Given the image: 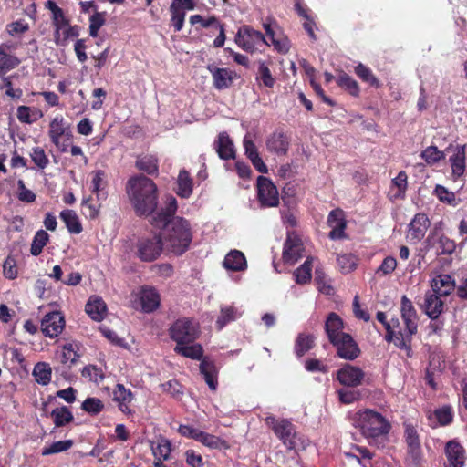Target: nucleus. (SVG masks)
<instances>
[{
	"instance_id": "38",
	"label": "nucleus",
	"mask_w": 467,
	"mask_h": 467,
	"mask_svg": "<svg viewBox=\"0 0 467 467\" xmlns=\"http://www.w3.org/2000/svg\"><path fill=\"white\" fill-rule=\"evenodd\" d=\"M50 416L57 428L64 427L74 420V416L67 406L57 407L51 411Z\"/></svg>"
},
{
	"instance_id": "61",
	"label": "nucleus",
	"mask_w": 467,
	"mask_h": 467,
	"mask_svg": "<svg viewBox=\"0 0 467 467\" xmlns=\"http://www.w3.org/2000/svg\"><path fill=\"white\" fill-rule=\"evenodd\" d=\"M456 248L454 241L445 235H441L437 244L436 250L439 254H451Z\"/></svg>"
},
{
	"instance_id": "54",
	"label": "nucleus",
	"mask_w": 467,
	"mask_h": 467,
	"mask_svg": "<svg viewBox=\"0 0 467 467\" xmlns=\"http://www.w3.org/2000/svg\"><path fill=\"white\" fill-rule=\"evenodd\" d=\"M106 13L105 12H96L89 18V36L92 37H96L98 36L99 30L105 24Z\"/></svg>"
},
{
	"instance_id": "1",
	"label": "nucleus",
	"mask_w": 467,
	"mask_h": 467,
	"mask_svg": "<svg viewBox=\"0 0 467 467\" xmlns=\"http://www.w3.org/2000/svg\"><path fill=\"white\" fill-rule=\"evenodd\" d=\"M177 209L176 198L167 195L165 207L152 215L150 223L164 230L162 238L167 249L175 255H182L190 248L192 231L188 220L175 216Z\"/></svg>"
},
{
	"instance_id": "53",
	"label": "nucleus",
	"mask_w": 467,
	"mask_h": 467,
	"mask_svg": "<svg viewBox=\"0 0 467 467\" xmlns=\"http://www.w3.org/2000/svg\"><path fill=\"white\" fill-rule=\"evenodd\" d=\"M81 374L83 378L97 384L104 379V374L101 368L95 365H88L84 367Z\"/></svg>"
},
{
	"instance_id": "21",
	"label": "nucleus",
	"mask_w": 467,
	"mask_h": 467,
	"mask_svg": "<svg viewBox=\"0 0 467 467\" xmlns=\"http://www.w3.org/2000/svg\"><path fill=\"white\" fill-rule=\"evenodd\" d=\"M421 308L431 319H436L443 312L444 303L441 299V296L428 291L424 295Z\"/></svg>"
},
{
	"instance_id": "56",
	"label": "nucleus",
	"mask_w": 467,
	"mask_h": 467,
	"mask_svg": "<svg viewBox=\"0 0 467 467\" xmlns=\"http://www.w3.org/2000/svg\"><path fill=\"white\" fill-rule=\"evenodd\" d=\"M107 182L102 177H93L91 181V192L97 195L99 201L106 200L108 192L106 191Z\"/></svg>"
},
{
	"instance_id": "51",
	"label": "nucleus",
	"mask_w": 467,
	"mask_h": 467,
	"mask_svg": "<svg viewBox=\"0 0 467 467\" xmlns=\"http://www.w3.org/2000/svg\"><path fill=\"white\" fill-rule=\"evenodd\" d=\"M192 186L193 182L191 177H178L175 192L182 198H189L192 193Z\"/></svg>"
},
{
	"instance_id": "20",
	"label": "nucleus",
	"mask_w": 467,
	"mask_h": 467,
	"mask_svg": "<svg viewBox=\"0 0 467 467\" xmlns=\"http://www.w3.org/2000/svg\"><path fill=\"white\" fill-rule=\"evenodd\" d=\"M430 226V221L426 214L417 213L409 224L407 238L416 244L425 235Z\"/></svg>"
},
{
	"instance_id": "35",
	"label": "nucleus",
	"mask_w": 467,
	"mask_h": 467,
	"mask_svg": "<svg viewBox=\"0 0 467 467\" xmlns=\"http://www.w3.org/2000/svg\"><path fill=\"white\" fill-rule=\"evenodd\" d=\"M453 412L450 406H443L435 410L429 415V420L432 427L439 425H447L451 422Z\"/></svg>"
},
{
	"instance_id": "11",
	"label": "nucleus",
	"mask_w": 467,
	"mask_h": 467,
	"mask_svg": "<svg viewBox=\"0 0 467 467\" xmlns=\"http://www.w3.org/2000/svg\"><path fill=\"white\" fill-rule=\"evenodd\" d=\"M257 196L264 207H275L279 203L277 188L269 177H257Z\"/></svg>"
},
{
	"instance_id": "36",
	"label": "nucleus",
	"mask_w": 467,
	"mask_h": 467,
	"mask_svg": "<svg viewBox=\"0 0 467 467\" xmlns=\"http://www.w3.org/2000/svg\"><path fill=\"white\" fill-rule=\"evenodd\" d=\"M151 451L154 459L169 460L172 451V444L171 441L163 436H160L157 441V445L153 446L151 443Z\"/></svg>"
},
{
	"instance_id": "27",
	"label": "nucleus",
	"mask_w": 467,
	"mask_h": 467,
	"mask_svg": "<svg viewBox=\"0 0 467 467\" xmlns=\"http://www.w3.org/2000/svg\"><path fill=\"white\" fill-rule=\"evenodd\" d=\"M455 287V281L450 275H439L431 280V292L441 296H449Z\"/></svg>"
},
{
	"instance_id": "25",
	"label": "nucleus",
	"mask_w": 467,
	"mask_h": 467,
	"mask_svg": "<svg viewBox=\"0 0 467 467\" xmlns=\"http://www.w3.org/2000/svg\"><path fill=\"white\" fill-rule=\"evenodd\" d=\"M214 148L221 159H235L234 145L227 132L223 131L219 133L217 140L214 142Z\"/></svg>"
},
{
	"instance_id": "50",
	"label": "nucleus",
	"mask_w": 467,
	"mask_h": 467,
	"mask_svg": "<svg viewBox=\"0 0 467 467\" xmlns=\"http://www.w3.org/2000/svg\"><path fill=\"white\" fill-rule=\"evenodd\" d=\"M20 62V59L16 56L0 55V77H4L8 71L16 68Z\"/></svg>"
},
{
	"instance_id": "32",
	"label": "nucleus",
	"mask_w": 467,
	"mask_h": 467,
	"mask_svg": "<svg viewBox=\"0 0 467 467\" xmlns=\"http://www.w3.org/2000/svg\"><path fill=\"white\" fill-rule=\"evenodd\" d=\"M175 353L194 360H202L203 348L201 344H177Z\"/></svg>"
},
{
	"instance_id": "18",
	"label": "nucleus",
	"mask_w": 467,
	"mask_h": 467,
	"mask_svg": "<svg viewBox=\"0 0 467 467\" xmlns=\"http://www.w3.org/2000/svg\"><path fill=\"white\" fill-rule=\"evenodd\" d=\"M332 345L337 348L338 357L344 359L353 360L360 354L358 344L349 334H344Z\"/></svg>"
},
{
	"instance_id": "12",
	"label": "nucleus",
	"mask_w": 467,
	"mask_h": 467,
	"mask_svg": "<svg viewBox=\"0 0 467 467\" xmlns=\"http://www.w3.org/2000/svg\"><path fill=\"white\" fill-rule=\"evenodd\" d=\"M304 251L301 238L294 233H288L282 253L283 261L293 265L304 256Z\"/></svg>"
},
{
	"instance_id": "64",
	"label": "nucleus",
	"mask_w": 467,
	"mask_h": 467,
	"mask_svg": "<svg viewBox=\"0 0 467 467\" xmlns=\"http://www.w3.org/2000/svg\"><path fill=\"white\" fill-rule=\"evenodd\" d=\"M17 195L18 199L24 202H33L36 201V194L27 189L22 180H19L17 182Z\"/></svg>"
},
{
	"instance_id": "45",
	"label": "nucleus",
	"mask_w": 467,
	"mask_h": 467,
	"mask_svg": "<svg viewBox=\"0 0 467 467\" xmlns=\"http://www.w3.org/2000/svg\"><path fill=\"white\" fill-rule=\"evenodd\" d=\"M171 26H173L175 32H180L185 21L186 14L181 10L175 4L171 2L170 5Z\"/></svg>"
},
{
	"instance_id": "62",
	"label": "nucleus",
	"mask_w": 467,
	"mask_h": 467,
	"mask_svg": "<svg viewBox=\"0 0 467 467\" xmlns=\"http://www.w3.org/2000/svg\"><path fill=\"white\" fill-rule=\"evenodd\" d=\"M99 332L105 337L110 343L119 347H125L126 342L124 338H121L118 336V334L111 330L109 327L106 326L99 327Z\"/></svg>"
},
{
	"instance_id": "8",
	"label": "nucleus",
	"mask_w": 467,
	"mask_h": 467,
	"mask_svg": "<svg viewBox=\"0 0 467 467\" xmlns=\"http://www.w3.org/2000/svg\"><path fill=\"white\" fill-rule=\"evenodd\" d=\"M234 41L240 48L248 53H254L260 47L269 46L265 36L248 25H244L238 29Z\"/></svg>"
},
{
	"instance_id": "40",
	"label": "nucleus",
	"mask_w": 467,
	"mask_h": 467,
	"mask_svg": "<svg viewBox=\"0 0 467 467\" xmlns=\"http://www.w3.org/2000/svg\"><path fill=\"white\" fill-rule=\"evenodd\" d=\"M52 369L48 363L38 362L33 369V376L38 384L47 385L51 380Z\"/></svg>"
},
{
	"instance_id": "9",
	"label": "nucleus",
	"mask_w": 467,
	"mask_h": 467,
	"mask_svg": "<svg viewBox=\"0 0 467 467\" xmlns=\"http://www.w3.org/2000/svg\"><path fill=\"white\" fill-rule=\"evenodd\" d=\"M135 247V254L141 262H153L162 253L163 238L161 234L141 237L137 241Z\"/></svg>"
},
{
	"instance_id": "52",
	"label": "nucleus",
	"mask_w": 467,
	"mask_h": 467,
	"mask_svg": "<svg viewBox=\"0 0 467 467\" xmlns=\"http://www.w3.org/2000/svg\"><path fill=\"white\" fill-rule=\"evenodd\" d=\"M434 192L441 202L452 206H456L458 204L455 193L452 190H449L447 187L442 185H437Z\"/></svg>"
},
{
	"instance_id": "34",
	"label": "nucleus",
	"mask_w": 467,
	"mask_h": 467,
	"mask_svg": "<svg viewBox=\"0 0 467 467\" xmlns=\"http://www.w3.org/2000/svg\"><path fill=\"white\" fill-rule=\"evenodd\" d=\"M315 257L307 256L303 265L294 271L295 281L298 285H305L311 281L312 266Z\"/></svg>"
},
{
	"instance_id": "42",
	"label": "nucleus",
	"mask_w": 467,
	"mask_h": 467,
	"mask_svg": "<svg viewBox=\"0 0 467 467\" xmlns=\"http://www.w3.org/2000/svg\"><path fill=\"white\" fill-rule=\"evenodd\" d=\"M199 442L210 449H228L229 445L226 441L213 434L202 431L200 433Z\"/></svg>"
},
{
	"instance_id": "3",
	"label": "nucleus",
	"mask_w": 467,
	"mask_h": 467,
	"mask_svg": "<svg viewBox=\"0 0 467 467\" xmlns=\"http://www.w3.org/2000/svg\"><path fill=\"white\" fill-rule=\"evenodd\" d=\"M126 190L138 216L153 214L158 206V188L150 177H130Z\"/></svg>"
},
{
	"instance_id": "13",
	"label": "nucleus",
	"mask_w": 467,
	"mask_h": 467,
	"mask_svg": "<svg viewBox=\"0 0 467 467\" xmlns=\"http://www.w3.org/2000/svg\"><path fill=\"white\" fill-rule=\"evenodd\" d=\"M290 137L282 129H275L265 140L268 152L278 157L286 156L290 147Z\"/></svg>"
},
{
	"instance_id": "44",
	"label": "nucleus",
	"mask_w": 467,
	"mask_h": 467,
	"mask_svg": "<svg viewBox=\"0 0 467 467\" xmlns=\"http://www.w3.org/2000/svg\"><path fill=\"white\" fill-rule=\"evenodd\" d=\"M48 240H49V235L46 231H44V230L37 231L36 234H35L32 244H31V247H30L31 254L34 256L39 255L42 253L43 248L47 244Z\"/></svg>"
},
{
	"instance_id": "29",
	"label": "nucleus",
	"mask_w": 467,
	"mask_h": 467,
	"mask_svg": "<svg viewBox=\"0 0 467 467\" xmlns=\"http://www.w3.org/2000/svg\"><path fill=\"white\" fill-rule=\"evenodd\" d=\"M86 313L95 321H101L106 315L107 306L99 296H92L85 306Z\"/></svg>"
},
{
	"instance_id": "16",
	"label": "nucleus",
	"mask_w": 467,
	"mask_h": 467,
	"mask_svg": "<svg viewBox=\"0 0 467 467\" xmlns=\"http://www.w3.org/2000/svg\"><path fill=\"white\" fill-rule=\"evenodd\" d=\"M364 376L365 374L361 368L350 364H346L337 370V379L340 384L346 387L355 388L362 383Z\"/></svg>"
},
{
	"instance_id": "33",
	"label": "nucleus",
	"mask_w": 467,
	"mask_h": 467,
	"mask_svg": "<svg viewBox=\"0 0 467 467\" xmlns=\"http://www.w3.org/2000/svg\"><path fill=\"white\" fill-rule=\"evenodd\" d=\"M314 347V336L306 333H300L295 341L294 351L297 358H302Z\"/></svg>"
},
{
	"instance_id": "14",
	"label": "nucleus",
	"mask_w": 467,
	"mask_h": 467,
	"mask_svg": "<svg viewBox=\"0 0 467 467\" xmlns=\"http://www.w3.org/2000/svg\"><path fill=\"white\" fill-rule=\"evenodd\" d=\"M65 327V318L61 312L52 311L45 315L41 321L42 333L50 338L57 337Z\"/></svg>"
},
{
	"instance_id": "57",
	"label": "nucleus",
	"mask_w": 467,
	"mask_h": 467,
	"mask_svg": "<svg viewBox=\"0 0 467 467\" xmlns=\"http://www.w3.org/2000/svg\"><path fill=\"white\" fill-rule=\"evenodd\" d=\"M257 79H260L266 88H273L275 84V78L272 76L269 67L265 62L259 63Z\"/></svg>"
},
{
	"instance_id": "48",
	"label": "nucleus",
	"mask_w": 467,
	"mask_h": 467,
	"mask_svg": "<svg viewBox=\"0 0 467 467\" xmlns=\"http://www.w3.org/2000/svg\"><path fill=\"white\" fill-rule=\"evenodd\" d=\"M73 444L74 443L72 440L55 441L51 445L44 447L41 454L43 456H47L51 454L67 451L73 446Z\"/></svg>"
},
{
	"instance_id": "2",
	"label": "nucleus",
	"mask_w": 467,
	"mask_h": 467,
	"mask_svg": "<svg viewBox=\"0 0 467 467\" xmlns=\"http://www.w3.org/2000/svg\"><path fill=\"white\" fill-rule=\"evenodd\" d=\"M400 313L403 324L398 318L385 321L381 312V323L386 328L385 339L393 343L397 348L405 349L410 355L411 337L418 331V314L412 302L406 296L401 297Z\"/></svg>"
},
{
	"instance_id": "30",
	"label": "nucleus",
	"mask_w": 467,
	"mask_h": 467,
	"mask_svg": "<svg viewBox=\"0 0 467 467\" xmlns=\"http://www.w3.org/2000/svg\"><path fill=\"white\" fill-rule=\"evenodd\" d=\"M224 268L231 271H244L247 267L244 254L238 250H232L224 257Z\"/></svg>"
},
{
	"instance_id": "23",
	"label": "nucleus",
	"mask_w": 467,
	"mask_h": 467,
	"mask_svg": "<svg viewBox=\"0 0 467 467\" xmlns=\"http://www.w3.org/2000/svg\"><path fill=\"white\" fill-rule=\"evenodd\" d=\"M294 7L298 16L304 20L303 27L310 39L312 41H317V37L315 33V29H317V26L311 9L306 5H302L299 1L296 2Z\"/></svg>"
},
{
	"instance_id": "17",
	"label": "nucleus",
	"mask_w": 467,
	"mask_h": 467,
	"mask_svg": "<svg viewBox=\"0 0 467 467\" xmlns=\"http://www.w3.org/2000/svg\"><path fill=\"white\" fill-rule=\"evenodd\" d=\"M445 151H452V155L449 157L452 175H463L466 167V145L450 144Z\"/></svg>"
},
{
	"instance_id": "10",
	"label": "nucleus",
	"mask_w": 467,
	"mask_h": 467,
	"mask_svg": "<svg viewBox=\"0 0 467 467\" xmlns=\"http://www.w3.org/2000/svg\"><path fill=\"white\" fill-rule=\"evenodd\" d=\"M207 70L213 79V87L217 90L230 88L234 82L240 78L236 71L229 67H219L215 64H209Z\"/></svg>"
},
{
	"instance_id": "63",
	"label": "nucleus",
	"mask_w": 467,
	"mask_h": 467,
	"mask_svg": "<svg viewBox=\"0 0 467 467\" xmlns=\"http://www.w3.org/2000/svg\"><path fill=\"white\" fill-rule=\"evenodd\" d=\"M78 358L79 355L75 350V347L72 343H67L63 346L61 354L62 363L70 362L71 364H73L78 360Z\"/></svg>"
},
{
	"instance_id": "19",
	"label": "nucleus",
	"mask_w": 467,
	"mask_h": 467,
	"mask_svg": "<svg viewBox=\"0 0 467 467\" xmlns=\"http://www.w3.org/2000/svg\"><path fill=\"white\" fill-rule=\"evenodd\" d=\"M327 224L331 228L329 238L332 240L343 239L346 237L345 229L347 223L344 212L341 209L332 210L327 217Z\"/></svg>"
},
{
	"instance_id": "43",
	"label": "nucleus",
	"mask_w": 467,
	"mask_h": 467,
	"mask_svg": "<svg viewBox=\"0 0 467 467\" xmlns=\"http://www.w3.org/2000/svg\"><path fill=\"white\" fill-rule=\"evenodd\" d=\"M445 156H446V151L438 150V148L434 145H431V146L427 147L420 153L421 159L428 165H434V164L438 163L439 161L444 160Z\"/></svg>"
},
{
	"instance_id": "55",
	"label": "nucleus",
	"mask_w": 467,
	"mask_h": 467,
	"mask_svg": "<svg viewBox=\"0 0 467 467\" xmlns=\"http://www.w3.org/2000/svg\"><path fill=\"white\" fill-rule=\"evenodd\" d=\"M3 274L7 279L13 280L17 277L18 269L16 260L13 255H8L3 264Z\"/></svg>"
},
{
	"instance_id": "60",
	"label": "nucleus",
	"mask_w": 467,
	"mask_h": 467,
	"mask_svg": "<svg viewBox=\"0 0 467 467\" xmlns=\"http://www.w3.org/2000/svg\"><path fill=\"white\" fill-rule=\"evenodd\" d=\"M161 387L164 392L169 393L175 399H180L183 393L182 385L176 379L168 380Z\"/></svg>"
},
{
	"instance_id": "4",
	"label": "nucleus",
	"mask_w": 467,
	"mask_h": 467,
	"mask_svg": "<svg viewBox=\"0 0 467 467\" xmlns=\"http://www.w3.org/2000/svg\"><path fill=\"white\" fill-rule=\"evenodd\" d=\"M265 421L288 451L306 448L303 435L296 431V426L288 420H277L271 416L267 417Z\"/></svg>"
},
{
	"instance_id": "47",
	"label": "nucleus",
	"mask_w": 467,
	"mask_h": 467,
	"mask_svg": "<svg viewBox=\"0 0 467 467\" xmlns=\"http://www.w3.org/2000/svg\"><path fill=\"white\" fill-rule=\"evenodd\" d=\"M337 265L343 274H348L353 271L358 265L357 257L352 254H340L337 258Z\"/></svg>"
},
{
	"instance_id": "6",
	"label": "nucleus",
	"mask_w": 467,
	"mask_h": 467,
	"mask_svg": "<svg viewBox=\"0 0 467 467\" xmlns=\"http://www.w3.org/2000/svg\"><path fill=\"white\" fill-rule=\"evenodd\" d=\"M169 334L177 344H191L199 337L200 327L192 318L182 317L171 326Z\"/></svg>"
},
{
	"instance_id": "49",
	"label": "nucleus",
	"mask_w": 467,
	"mask_h": 467,
	"mask_svg": "<svg viewBox=\"0 0 467 467\" xmlns=\"http://www.w3.org/2000/svg\"><path fill=\"white\" fill-rule=\"evenodd\" d=\"M81 410L89 415H98L104 410V403L98 398L88 397L82 402Z\"/></svg>"
},
{
	"instance_id": "22",
	"label": "nucleus",
	"mask_w": 467,
	"mask_h": 467,
	"mask_svg": "<svg viewBox=\"0 0 467 467\" xmlns=\"http://www.w3.org/2000/svg\"><path fill=\"white\" fill-rule=\"evenodd\" d=\"M343 328L342 318L335 312L329 313L325 322V331L331 344H336L337 340L346 334L343 332Z\"/></svg>"
},
{
	"instance_id": "24",
	"label": "nucleus",
	"mask_w": 467,
	"mask_h": 467,
	"mask_svg": "<svg viewBox=\"0 0 467 467\" xmlns=\"http://www.w3.org/2000/svg\"><path fill=\"white\" fill-rule=\"evenodd\" d=\"M200 372L210 389L215 391L217 389L219 373L215 361L208 357L203 358L200 364Z\"/></svg>"
},
{
	"instance_id": "59",
	"label": "nucleus",
	"mask_w": 467,
	"mask_h": 467,
	"mask_svg": "<svg viewBox=\"0 0 467 467\" xmlns=\"http://www.w3.org/2000/svg\"><path fill=\"white\" fill-rule=\"evenodd\" d=\"M30 157L34 164L39 169L46 168L49 163V160L45 150L40 147L33 148Z\"/></svg>"
},
{
	"instance_id": "37",
	"label": "nucleus",
	"mask_w": 467,
	"mask_h": 467,
	"mask_svg": "<svg viewBox=\"0 0 467 467\" xmlns=\"http://www.w3.org/2000/svg\"><path fill=\"white\" fill-rule=\"evenodd\" d=\"M64 118L62 116L55 117L49 124L48 135L52 143L59 147L60 139L65 134Z\"/></svg>"
},
{
	"instance_id": "39",
	"label": "nucleus",
	"mask_w": 467,
	"mask_h": 467,
	"mask_svg": "<svg viewBox=\"0 0 467 467\" xmlns=\"http://www.w3.org/2000/svg\"><path fill=\"white\" fill-rule=\"evenodd\" d=\"M136 168L149 175L158 173V160L154 155L138 156Z\"/></svg>"
},
{
	"instance_id": "7",
	"label": "nucleus",
	"mask_w": 467,
	"mask_h": 467,
	"mask_svg": "<svg viewBox=\"0 0 467 467\" xmlns=\"http://www.w3.org/2000/svg\"><path fill=\"white\" fill-rule=\"evenodd\" d=\"M406 443L405 463L409 467H421L424 458L418 431L411 424L406 423L404 430Z\"/></svg>"
},
{
	"instance_id": "31",
	"label": "nucleus",
	"mask_w": 467,
	"mask_h": 467,
	"mask_svg": "<svg viewBox=\"0 0 467 467\" xmlns=\"http://www.w3.org/2000/svg\"><path fill=\"white\" fill-rule=\"evenodd\" d=\"M60 218L70 234H79L83 231L82 224L75 211L69 209L63 210L60 213Z\"/></svg>"
},
{
	"instance_id": "41",
	"label": "nucleus",
	"mask_w": 467,
	"mask_h": 467,
	"mask_svg": "<svg viewBox=\"0 0 467 467\" xmlns=\"http://www.w3.org/2000/svg\"><path fill=\"white\" fill-rule=\"evenodd\" d=\"M337 84L339 88L348 91L353 97H358L359 95V86L358 82L349 75L345 72H341L337 78Z\"/></svg>"
},
{
	"instance_id": "15",
	"label": "nucleus",
	"mask_w": 467,
	"mask_h": 467,
	"mask_svg": "<svg viewBox=\"0 0 467 467\" xmlns=\"http://www.w3.org/2000/svg\"><path fill=\"white\" fill-rule=\"evenodd\" d=\"M133 400V392L121 383H118L112 390V400L117 404L118 409L127 416L134 414V410L131 409Z\"/></svg>"
},
{
	"instance_id": "26",
	"label": "nucleus",
	"mask_w": 467,
	"mask_h": 467,
	"mask_svg": "<svg viewBox=\"0 0 467 467\" xmlns=\"http://www.w3.org/2000/svg\"><path fill=\"white\" fill-rule=\"evenodd\" d=\"M140 300L142 310L150 313L156 310L160 306V295L156 288L152 286H143L140 290Z\"/></svg>"
},
{
	"instance_id": "5",
	"label": "nucleus",
	"mask_w": 467,
	"mask_h": 467,
	"mask_svg": "<svg viewBox=\"0 0 467 467\" xmlns=\"http://www.w3.org/2000/svg\"><path fill=\"white\" fill-rule=\"evenodd\" d=\"M356 426L370 444L379 447V412L370 409L359 410L356 414Z\"/></svg>"
},
{
	"instance_id": "28",
	"label": "nucleus",
	"mask_w": 467,
	"mask_h": 467,
	"mask_svg": "<svg viewBox=\"0 0 467 467\" xmlns=\"http://www.w3.org/2000/svg\"><path fill=\"white\" fill-rule=\"evenodd\" d=\"M448 465L446 467H462L465 462V451L456 441H449L446 446Z\"/></svg>"
},
{
	"instance_id": "58",
	"label": "nucleus",
	"mask_w": 467,
	"mask_h": 467,
	"mask_svg": "<svg viewBox=\"0 0 467 467\" xmlns=\"http://www.w3.org/2000/svg\"><path fill=\"white\" fill-rule=\"evenodd\" d=\"M355 73L362 81L368 83L371 86L377 85L378 83V80L376 77L372 74L370 68L366 67L362 63H359L355 67Z\"/></svg>"
},
{
	"instance_id": "46",
	"label": "nucleus",
	"mask_w": 467,
	"mask_h": 467,
	"mask_svg": "<svg viewBox=\"0 0 467 467\" xmlns=\"http://www.w3.org/2000/svg\"><path fill=\"white\" fill-rule=\"evenodd\" d=\"M238 317L237 309L234 306H225L221 309L220 315L216 320V326L219 329L224 327L228 323L234 321Z\"/></svg>"
}]
</instances>
